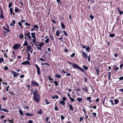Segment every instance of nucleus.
I'll list each match as a JSON object with an SVG mask.
<instances>
[{"mask_svg": "<svg viewBox=\"0 0 123 123\" xmlns=\"http://www.w3.org/2000/svg\"><path fill=\"white\" fill-rule=\"evenodd\" d=\"M33 99L37 102H38L40 101V95L37 93V91L35 90L33 92Z\"/></svg>", "mask_w": 123, "mask_h": 123, "instance_id": "f257e3e1", "label": "nucleus"}, {"mask_svg": "<svg viewBox=\"0 0 123 123\" xmlns=\"http://www.w3.org/2000/svg\"><path fill=\"white\" fill-rule=\"evenodd\" d=\"M35 66L36 67L37 69V74L39 75L40 74V68L38 66V65L36 64L35 65Z\"/></svg>", "mask_w": 123, "mask_h": 123, "instance_id": "f03ea898", "label": "nucleus"}, {"mask_svg": "<svg viewBox=\"0 0 123 123\" xmlns=\"http://www.w3.org/2000/svg\"><path fill=\"white\" fill-rule=\"evenodd\" d=\"M20 44H16L13 47V48L14 49H20Z\"/></svg>", "mask_w": 123, "mask_h": 123, "instance_id": "7ed1b4c3", "label": "nucleus"}, {"mask_svg": "<svg viewBox=\"0 0 123 123\" xmlns=\"http://www.w3.org/2000/svg\"><path fill=\"white\" fill-rule=\"evenodd\" d=\"M81 52L82 53V56L84 57L86 59L88 57V54L87 53H85V52L81 51Z\"/></svg>", "mask_w": 123, "mask_h": 123, "instance_id": "20e7f679", "label": "nucleus"}, {"mask_svg": "<svg viewBox=\"0 0 123 123\" xmlns=\"http://www.w3.org/2000/svg\"><path fill=\"white\" fill-rule=\"evenodd\" d=\"M26 51H30V50L31 49H32V48H31V46L30 45H29L27 46L26 47Z\"/></svg>", "mask_w": 123, "mask_h": 123, "instance_id": "39448f33", "label": "nucleus"}, {"mask_svg": "<svg viewBox=\"0 0 123 123\" xmlns=\"http://www.w3.org/2000/svg\"><path fill=\"white\" fill-rule=\"evenodd\" d=\"M31 83L32 85H33L36 86H39L38 83L35 81H32Z\"/></svg>", "mask_w": 123, "mask_h": 123, "instance_id": "423d86ee", "label": "nucleus"}, {"mask_svg": "<svg viewBox=\"0 0 123 123\" xmlns=\"http://www.w3.org/2000/svg\"><path fill=\"white\" fill-rule=\"evenodd\" d=\"M21 64L24 65H26L27 64H30V63L28 61H25L24 62H22Z\"/></svg>", "mask_w": 123, "mask_h": 123, "instance_id": "0eeeda50", "label": "nucleus"}, {"mask_svg": "<svg viewBox=\"0 0 123 123\" xmlns=\"http://www.w3.org/2000/svg\"><path fill=\"white\" fill-rule=\"evenodd\" d=\"M72 65L73 68H77L79 69L80 67L77 65L75 63H74Z\"/></svg>", "mask_w": 123, "mask_h": 123, "instance_id": "6e6552de", "label": "nucleus"}, {"mask_svg": "<svg viewBox=\"0 0 123 123\" xmlns=\"http://www.w3.org/2000/svg\"><path fill=\"white\" fill-rule=\"evenodd\" d=\"M15 21L14 20H13L12 22L10 24V25L11 26H14V24H15Z\"/></svg>", "mask_w": 123, "mask_h": 123, "instance_id": "1a4fd4ad", "label": "nucleus"}, {"mask_svg": "<svg viewBox=\"0 0 123 123\" xmlns=\"http://www.w3.org/2000/svg\"><path fill=\"white\" fill-rule=\"evenodd\" d=\"M12 73H13V74H12L13 75L14 77H16L17 76V73L16 72L14 71H12Z\"/></svg>", "mask_w": 123, "mask_h": 123, "instance_id": "9d476101", "label": "nucleus"}, {"mask_svg": "<svg viewBox=\"0 0 123 123\" xmlns=\"http://www.w3.org/2000/svg\"><path fill=\"white\" fill-rule=\"evenodd\" d=\"M60 31L59 30H57L56 31V35L57 36H59L60 35Z\"/></svg>", "mask_w": 123, "mask_h": 123, "instance_id": "9b49d317", "label": "nucleus"}, {"mask_svg": "<svg viewBox=\"0 0 123 123\" xmlns=\"http://www.w3.org/2000/svg\"><path fill=\"white\" fill-rule=\"evenodd\" d=\"M69 109L73 111L74 110V108L73 106L71 104H69Z\"/></svg>", "mask_w": 123, "mask_h": 123, "instance_id": "f8f14e48", "label": "nucleus"}, {"mask_svg": "<svg viewBox=\"0 0 123 123\" xmlns=\"http://www.w3.org/2000/svg\"><path fill=\"white\" fill-rule=\"evenodd\" d=\"M35 32L31 33L32 37V38H36V37L35 36Z\"/></svg>", "mask_w": 123, "mask_h": 123, "instance_id": "ddd939ff", "label": "nucleus"}, {"mask_svg": "<svg viewBox=\"0 0 123 123\" xmlns=\"http://www.w3.org/2000/svg\"><path fill=\"white\" fill-rule=\"evenodd\" d=\"M1 110L4 111L6 112H9V110L6 109H1Z\"/></svg>", "mask_w": 123, "mask_h": 123, "instance_id": "4468645a", "label": "nucleus"}, {"mask_svg": "<svg viewBox=\"0 0 123 123\" xmlns=\"http://www.w3.org/2000/svg\"><path fill=\"white\" fill-rule=\"evenodd\" d=\"M118 11L119 12V14L121 15L123 13V12L122 11L120 10V9L119 8H117Z\"/></svg>", "mask_w": 123, "mask_h": 123, "instance_id": "2eb2a0df", "label": "nucleus"}, {"mask_svg": "<svg viewBox=\"0 0 123 123\" xmlns=\"http://www.w3.org/2000/svg\"><path fill=\"white\" fill-rule=\"evenodd\" d=\"M26 115L27 116H32L33 115V114L28 112L26 113Z\"/></svg>", "mask_w": 123, "mask_h": 123, "instance_id": "dca6fc26", "label": "nucleus"}, {"mask_svg": "<svg viewBox=\"0 0 123 123\" xmlns=\"http://www.w3.org/2000/svg\"><path fill=\"white\" fill-rule=\"evenodd\" d=\"M60 104L61 105H65V102L63 101V100L61 101L60 102Z\"/></svg>", "mask_w": 123, "mask_h": 123, "instance_id": "f3484780", "label": "nucleus"}, {"mask_svg": "<svg viewBox=\"0 0 123 123\" xmlns=\"http://www.w3.org/2000/svg\"><path fill=\"white\" fill-rule=\"evenodd\" d=\"M18 111L21 115L22 116L23 115V112L21 110H18Z\"/></svg>", "mask_w": 123, "mask_h": 123, "instance_id": "a211bd4d", "label": "nucleus"}, {"mask_svg": "<svg viewBox=\"0 0 123 123\" xmlns=\"http://www.w3.org/2000/svg\"><path fill=\"white\" fill-rule=\"evenodd\" d=\"M55 76L57 78H60L61 77V76L59 75V74H56L55 75Z\"/></svg>", "mask_w": 123, "mask_h": 123, "instance_id": "6ab92c4d", "label": "nucleus"}, {"mask_svg": "<svg viewBox=\"0 0 123 123\" xmlns=\"http://www.w3.org/2000/svg\"><path fill=\"white\" fill-rule=\"evenodd\" d=\"M28 45V43L26 41H25L24 44H23V46H27Z\"/></svg>", "mask_w": 123, "mask_h": 123, "instance_id": "aec40b11", "label": "nucleus"}, {"mask_svg": "<svg viewBox=\"0 0 123 123\" xmlns=\"http://www.w3.org/2000/svg\"><path fill=\"white\" fill-rule=\"evenodd\" d=\"M55 98H56V99H58V97L56 95H55L54 96H52V99H54Z\"/></svg>", "mask_w": 123, "mask_h": 123, "instance_id": "412c9836", "label": "nucleus"}, {"mask_svg": "<svg viewBox=\"0 0 123 123\" xmlns=\"http://www.w3.org/2000/svg\"><path fill=\"white\" fill-rule=\"evenodd\" d=\"M114 102H115V103L114 104H117L119 102V101L117 99H115L114 100Z\"/></svg>", "mask_w": 123, "mask_h": 123, "instance_id": "4be33fe9", "label": "nucleus"}, {"mask_svg": "<svg viewBox=\"0 0 123 123\" xmlns=\"http://www.w3.org/2000/svg\"><path fill=\"white\" fill-rule=\"evenodd\" d=\"M28 53V56L27 58V59L28 60H30V54L28 52H27Z\"/></svg>", "mask_w": 123, "mask_h": 123, "instance_id": "5701e85b", "label": "nucleus"}, {"mask_svg": "<svg viewBox=\"0 0 123 123\" xmlns=\"http://www.w3.org/2000/svg\"><path fill=\"white\" fill-rule=\"evenodd\" d=\"M14 120V119L13 118H12L11 120L8 119L7 120V121L10 122V123H13V120Z\"/></svg>", "mask_w": 123, "mask_h": 123, "instance_id": "b1692460", "label": "nucleus"}, {"mask_svg": "<svg viewBox=\"0 0 123 123\" xmlns=\"http://www.w3.org/2000/svg\"><path fill=\"white\" fill-rule=\"evenodd\" d=\"M24 37V35L23 33L21 34L19 36V37L21 39H23Z\"/></svg>", "mask_w": 123, "mask_h": 123, "instance_id": "393cba45", "label": "nucleus"}, {"mask_svg": "<svg viewBox=\"0 0 123 123\" xmlns=\"http://www.w3.org/2000/svg\"><path fill=\"white\" fill-rule=\"evenodd\" d=\"M0 17L2 19L4 18L3 13H1V15H0Z\"/></svg>", "mask_w": 123, "mask_h": 123, "instance_id": "a878e982", "label": "nucleus"}, {"mask_svg": "<svg viewBox=\"0 0 123 123\" xmlns=\"http://www.w3.org/2000/svg\"><path fill=\"white\" fill-rule=\"evenodd\" d=\"M35 44L36 45H37V46H38L37 45H36V44ZM44 44V43H41L40 44H39L38 46H39L40 47H41Z\"/></svg>", "mask_w": 123, "mask_h": 123, "instance_id": "bb28decb", "label": "nucleus"}, {"mask_svg": "<svg viewBox=\"0 0 123 123\" xmlns=\"http://www.w3.org/2000/svg\"><path fill=\"white\" fill-rule=\"evenodd\" d=\"M77 99L79 102H80L82 101V99L81 98H77Z\"/></svg>", "mask_w": 123, "mask_h": 123, "instance_id": "cd10ccee", "label": "nucleus"}, {"mask_svg": "<svg viewBox=\"0 0 123 123\" xmlns=\"http://www.w3.org/2000/svg\"><path fill=\"white\" fill-rule=\"evenodd\" d=\"M54 83L55 86H58V83L57 81H54Z\"/></svg>", "mask_w": 123, "mask_h": 123, "instance_id": "c85d7f7f", "label": "nucleus"}, {"mask_svg": "<svg viewBox=\"0 0 123 123\" xmlns=\"http://www.w3.org/2000/svg\"><path fill=\"white\" fill-rule=\"evenodd\" d=\"M50 39L52 40H54V37L53 36V35H50Z\"/></svg>", "mask_w": 123, "mask_h": 123, "instance_id": "c756f323", "label": "nucleus"}, {"mask_svg": "<svg viewBox=\"0 0 123 123\" xmlns=\"http://www.w3.org/2000/svg\"><path fill=\"white\" fill-rule=\"evenodd\" d=\"M115 36V35L114 34H111L109 35V36L111 37H113Z\"/></svg>", "mask_w": 123, "mask_h": 123, "instance_id": "7c9ffc66", "label": "nucleus"}, {"mask_svg": "<svg viewBox=\"0 0 123 123\" xmlns=\"http://www.w3.org/2000/svg\"><path fill=\"white\" fill-rule=\"evenodd\" d=\"M4 61V60L3 58H0V63H2Z\"/></svg>", "mask_w": 123, "mask_h": 123, "instance_id": "2f4dec72", "label": "nucleus"}, {"mask_svg": "<svg viewBox=\"0 0 123 123\" xmlns=\"http://www.w3.org/2000/svg\"><path fill=\"white\" fill-rule=\"evenodd\" d=\"M61 24L62 28L63 29H64L65 28V26L63 24V23H62Z\"/></svg>", "mask_w": 123, "mask_h": 123, "instance_id": "473e14b6", "label": "nucleus"}, {"mask_svg": "<svg viewBox=\"0 0 123 123\" xmlns=\"http://www.w3.org/2000/svg\"><path fill=\"white\" fill-rule=\"evenodd\" d=\"M82 67H84V69L86 70H87L88 69V68L85 66H83Z\"/></svg>", "mask_w": 123, "mask_h": 123, "instance_id": "72a5a7b5", "label": "nucleus"}, {"mask_svg": "<svg viewBox=\"0 0 123 123\" xmlns=\"http://www.w3.org/2000/svg\"><path fill=\"white\" fill-rule=\"evenodd\" d=\"M38 113L39 114H41L42 113L41 110V109H40L39 110V111L38 112Z\"/></svg>", "mask_w": 123, "mask_h": 123, "instance_id": "f704fd0d", "label": "nucleus"}, {"mask_svg": "<svg viewBox=\"0 0 123 123\" xmlns=\"http://www.w3.org/2000/svg\"><path fill=\"white\" fill-rule=\"evenodd\" d=\"M18 25L20 26L21 28H23V27L22 26V24L21 22H19L18 23Z\"/></svg>", "mask_w": 123, "mask_h": 123, "instance_id": "c9c22d12", "label": "nucleus"}, {"mask_svg": "<svg viewBox=\"0 0 123 123\" xmlns=\"http://www.w3.org/2000/svg\"><path fill=\"white\" fill-rule=\"evenodd\" d=\"M10 11L11 15H12L13 13V10L12 8H10Z\"/></svg>", "mask_w": 123, "mask_h": 123, "instance_id": "e433bc0d", "label": "nucleus"}, {"mask_svg": "<svg viewBox=\"0 0 123 123\" xmlns=\"http://www.w3.org/2000/svg\"><path fill=\"white\" fill-rule=\"evenodd\" d=\"M109 101L111 103V104L112 105H114V103L113 101L112 100H110Z\"/></svg>", "mask_w": 123, "mask_h": 123, "instance_id": "4c0bfd02", "label": "nucleus"}, {"mask_svg": "<svg viewBox=\"0 0 123 123\" xmlns=\"http://www.w3.org/2000/svg\"><path fill=\"white\" fill-rule=\"evenodd\" d=\"M48 78L50 81H53L54 80L53 79L51 78L49 76H48Z\"/></svg>", "mask_w": 123, "mask_h": 123, "instance_id": "58836bf2", "label": "nucleus"}, {"mask_svg": "<svg viewBox=\"0 0 123 123\" xmlns=\"http://www.w3.org/2000/svg\"><path fill=\"white\" fill-rule=\"evenodd\" d=\"M3 28L4 29L6 30L7 32H10V30H9V29L8 28H6L5 27H3Z\"/></svg>", "mask_w": 123, "mask_h": 123, "instance_id": "ea45409f", "label": "nucleus"}, {"mask_svg": "<svg viewBox=\"0 0 123 123\" xmlns=\"http://www.w3.org/2000/svg\"><path fill=\"white\" fill-rule=\"evenodd\" d=\"M63 32L64 33V34L65 35L66 37L67 36V32L64 31H63Z\"/></svg>", "mask_w": 123, "mask_h": 123, "instance_id": "a19ab883", "label": "nucleus"}, {"mask_svg": "<svg viewBox=\"0 0 123 123\" xmlns=\"http://www.w3.org/2000/svg\"><path fill=\"white\" fill-rule=\"evenodd\" d=\"M69 98L70 99L71 101L72 102H73L74 101V98H72L70 97H69Z\"/></svg>", "mask_w": 123, "mask_h": 123, "instance_id": "79ce46f5", "label": "nucleus"}, {"mask_svg": "<svg viewBox=\"0 0 123 123\" xmlns=\"http://www.w3.org/2000/svg\"><path fill=\"white\" fill-rule=\"evenodd\" d=\"M36 38H34L32 39V41L34 42L37 43H38V42L36 41Z\"/></svg>", "mask_w": 123, "mask_h": 123, "instance_id": "37998d69", "label": "nucleus"}, {"mask_svg": "<svg viewBox=\"0 0 123 123\" xmlns=\"http://www.w3.org/2000/svg\"><path fill=\"white\" fill-rule=\"evenodd\" d=\"M49 41V38H47L45 41V43H48Z\"/></svg>", "mask_w": 123, "mask_h": 123, "instance_id": "c03bdc74", "label": "nucleus"}, {"mask_svg": "<svg viewBox=\"0 0 123 123\" xmlns=\"http://www.w3.org/2000/svg\"><path fill=\"white\" fill-rule=\"evenodd\" d=\"M25 25L26 26H30V24H29L27 22H26L25 23Z\"/></svg>", "mask_w": 123, "mask_h": 123, "instance_id": "a18cd8bd", "label": "nucleus"}, {"mask_svg": "<svg viewBox=\"0 0 123 123\" xmlns=\"http://www.w3.org/2000/svg\"><path fill=\"white\" fill-rule=\"evenodd\" d=\"M92 115H93L94 117H96V113L95 112H92Z\"/></svg>", "mask_w": 123, "mask_h": 123, "instance_id": "49530a36", "label": "nucleus"}, {"mask_svg": "<svg viewBox=\"0 0 123 123\" xmlns=\"http://www.w3.org/2000/svg\"><path fill=\"white\" fill-rule=\"evenodd\" d=\"M75 55V54L74 53H73L70 55V57H72L74 56Z\"/></svg>", "mask_w": 123, "mask_h": 123, "instance_id": "de8ad7c7", "label": "nucleus"}, {"mask_svg": "<svg viewBox=\"0 0 123 123\" xmlns=\"http://www.w3.org/2000/svg\"><path fill=\"white\" fill-rule=\"evenodd\" d=\"M12 3H10L9 4L8 7L9 8L11 7L12 5Z\"/></svg>", "mask_w": 123, "mask_h": 123, "instance_id": "09e8293b", "label": "nucleus"}, {"mask_svg": "<svg viewBox=\"0 0 123 123\" xmlns=\"http://www.w3.org/2000/svg\"><path fill=\"white\" fill-rule=\"evenodd\" d=\"M89 17L91 19H93L94 18V17L91 15H90Z\"/></svg>", "mask_w": 123, "mask_h": 123, "instance_id": "8fccbe9b", "label": "nucleus"}, {"mask_svg": "<svg viewBox=\"0 0 123 123\" xmlns=\"http://www.w3.org/2000/svg\"><path fill=\"white\" fill-rule=\"evenodd\" d=\"M8 68L6 66H5V68L4 70L6 71L8 70Z\"/></svg>", "mask_w": 123, "mask_h": 123, "instance_id": "3c124183", "label": "nucleus"}, {"mask_svg": "<svg viewBox=\"0 0 123 123\" xmlns=\"http://www.w3.org/2000/svg\"><path fill=\"white\" fill-rule=\"evenodd\" d=\"M49 119V118L48 117H47L45 119V121L46 122H48V120Z\"/></svg>", "mask_w": 123, "mask_h": 123, "instance_id": "603ef678", "label": "nucleus"}, {"mask_svg": "<svg viewBox=\"0 0 123 123\" xmlns=\"http://www.w3.org/2000/svg\"><path fill=\"white\" fill-rule=\"evenodd\" d=\"M33 26L34 28H36L37 29H38L39 28V27H38V25H34Z\"/></svg>", "mask_w": 123, "mask_h": 123, "instance_id": "864d4df0", "label": "nucleus"}, {"mask_svg": "<svg viewBox=\"0 0 123 123\" xmlns=\"http://www.w3.org/2000/svg\"><path fill=\"white\" fill-rule=\"evenodd\" d=\"M19 11V10L17 8H15V12H17Z\"/></svg>", "mask_w": 123, "mask_h": 123, "instance_id": "5fc2aeb1", "label": "nucleus"}, {"mask_svg": "<svg viewBox=\"0 0 123 123\" xmlns=\"http://www.w3.org/2000/svg\"><path fill=\"white\" fill-rule=\"evenodd\" d=\"M45 103L47 105H48L50 103L49 102H47V101H48V100L46 99H45Z\"/></svg>", "mask_w": 123, "mask_h": 123, "instance_id": "6e6d98bb", "label": "nucleus"}, {"mask_svg": "<svg viewBox=\"0 0 123 123\" xmlns=\"http://www.w3.org/2000/svg\"><path fill=\"white\" fill-rule=\"evenodd\" d=\"M89 49L90 47H87L86 49V50L87 51H89Z\"/></svg>", "mask_w": 123, "mask_h": 123, "instance_id": "4d7b16f0", "label": "nucleus"}, {"mask_svg": "<svg viewBox=\"0 0 123 123\" xmlns=\"http://www.w3.org/2000/svg\"><path fill=\"white\" fill-rule=\"evenodd\" d=\"M79 69H80L81 71L82 72H84V70L83 69H82L81 68H80V67L79 68Z\"/></svg>", "mask_w": 123, "mask_h": 123, "instance_id": "13d9d810", "label": "nucleus"}, {"mask_svg": "<svg viewBox=\"0 0 123 123\" xmlns=\"http://www.w3.org/2000/svg\"><path fill=\"white\" fill-rule=\"evenodd\" d=\"M61 117L62 120H64V117L62 115L61 116Z\"/></svg>", "mask_w": 123, "mask_h": 123, "instance_id": "bf43d9fd", "label": "nucleus"}, {"mask_svg": "<svg viewBox=\"0 0 123 123\" xmlns=\"http://www.w3.org/2000/svg\"><path fill=\"white\" fill-rule=\"evenodd\" d=\"M84 117H83L82 118H81V117H80V120L79 121L80 122H81L82 120H83V119L84 118Z\"/></svg>", "mask_w": 123, "mask_h": 123, "instance_id": "052dcab7", "label": "nucleus"}, {"mask_svg": "<svg viewBox=\"0 0 123 123\" xmlns=\"http://www.w3.org/2000/svg\"><path fill=\"white\" fill-rule=\"evenodd\" d=\"M55 111L57 110L58 111V109L57 106H56L55 108Z\"/></svg>", "mask_w": 123, "mask_h": 123, "instance_id": "680f3d73", "label": "nucleus"}, {"mask_svg": "<svg viewBox=\"0 0 123 123\" xmlns=\"http://www.w3.org/2000/svg\"><path fill=\"white\" fill-rule=\"evenodd\" d=\"M88 61L90 62V56H88Z\"/></svg>", "mask_w": 123, "mask_h": 123, "instance_id": "e2e57ef3", "label": "nucleus"}, {"mask_svg": "<svg viewBox=\"0 0 123 123\" xmlns=\"http://www.w3.org/2000/svg\"><path fill=\"white\" fill-rule=\"evenodd\" d=\"M57 2L58 3H61V2L60 1V0H56Z\"/></svg>", "mask_w": 123, "mask_h": 123, "instance_id": "0e129e2a", "label": "nucleus"}, {"mask_svg": "<svg viewBox=\"0 0 123 123\" xmlns=\"http://www.w3.org/2000/svg\"><path fill=\"white\" fill-rule=\"evenodd\" d=\"M40 61H46V60L44 59L43 58H40Z\"/></svg>", "mask_w": 123, "mask_h": 123, "instance_id": "69168bd1", "label": "nucleus"}, {"mask_svg": "<svg viewBox=\"0 0 123 123\" xmlns=\"http://www.w3.org/2000/svg\"><path fill=\"white\" fill-rule=\"evenodd\" d=\"M9 88V86H7L6 88V91L7 92L8 91V89Z\"/></svg>", "mask_w": 123, "mask_h": 123, "instance_id": "338daca9", "label": "nucleus"}, {"mask_svg": "<svg viewBox=\"0 0 123 123\" xmlns=\"http://www.w3.org/2000/svg\"><path fill=\"white\" fill-rule=\"evenodd\" d=\"M119 80H123V76H121L119 78Z\"/></svg>", "mask_w": 123, "mask_h": 123, "instance_id": "774afa93", "label": "nucleus"}]
</instances>
